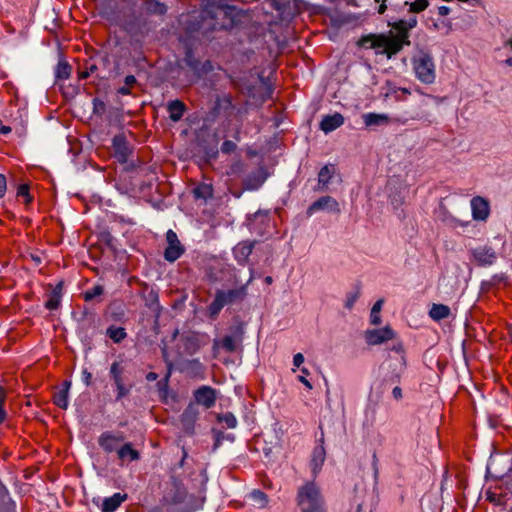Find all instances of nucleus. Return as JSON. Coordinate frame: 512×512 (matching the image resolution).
I'll list each match as a JSON object with an SVG mask.
<instances>
[{
  "mask_svg": "<svg viewBox=\"0 0 512 512\" xmlns=\"http://www.w3.org/2000/svg\"><path fill=\"white\" fill-rule=\"evenodd\" d=\"M186 498L187 490L183 483L179 479L171 477L170 486L164 494V501L170 505H178L184 503Z\"/></svg>",
  "mask_w": 512,
  "mask_h": 512,
  "instance_id": "nucleus-6",
  "label": "nucleus"
},
{
  "mask_svg": "<svg viewBox=\"0 0 512 512\" xmlns=\"http://www.w3.org/2000/svg\"><path fill=\"white\" fill-rule=\"evenodd\" d=\"M247 113H248V108L246 106L240 107V108H237L235 106L233 115H235V117L238 119V121L241 122Z\"/></svg>",
  "mask_w": 512,
  "mask_h": 512,
  "instance_id": "nucleus-47",
  "label": "nucleus"
},
{
  "mask_svg": "<svg viewBox=\"0 0 512 512\" xmlns=\"http://www.w3.org/2000/svg\"><path fill=\"white\" fill-rule=\"evenodd\" d=\"M304 362V356L302 353H297L293 357V365L299 368Z\"/></svg>",
  "mask_w": 512,
  "mask_h": 512,
  "instance_id": "nucleus-49",
  "label": "nucleus"
},
{
  "mask_svg": "<svg viewBox=\"0 0 512 512\" xmlns=\"http://www.w3.org/2000/svg\"><path fill=\"white\" fill-rule=\"evenodd\" d=\"M103 291L104 289L101 285H96L84 292V300L92 301L95 297L102 295Z\"/></svg>",
  "mask_w": 512,
  "mask_h": 512,
  "instance_id": "nucleus-39",
  "label": "nucleus"
},
{
  "mask_svg": "<svg viewBox=\"0 0 512 512\" xmlns=\"http://www.w3.org/2000/svg\"><path fill=\"white\" fill-rule=\"evenodd\" d=\"M298 380L303 383L309 390L312 389V384L306 379V376H298Z\"/></svg>",
  "mask_w": 512,
  "mask_h": 512,
  "instance_id": "nucleus-54",
  "label": "nucleus"
},
{
  "mask_svg": "<svg viewBox=\"0 0 512 512\" xmlns=\"http://www.w3.org/2000/svg\"><path fill=\"white\" fill-rule=\"evenodd\" d=\"M167 247L164 251V258L168 262H174L185 252L184 246L180 243L177 234L173 230L166 233Z\"/></svg>",
  "mask_w": 512,
  "mask_h": 512,
  "instance_id": "nucleus-7",
  "label": "nucleus"
},
{
  "mask_svg": "<svg viewBox=\"0 0 512 512\" xmlns=\"http://www.w3.org/2000/svg\"><path fill=\"white\" fill-rule=\"evenodd\" d=\"M251 498L260 506H264L267 502V496L261 490H253L250 494Z\"/></svg>",
  "mask_w": 512,
  "mask_h": 512,
  "instance_id": "nucleus-41",
  "label": "nucleus"
},
{
  "mask_svg": "<svg viewBox=\"0 0 512 512\" xmlns=\"http://www.w3.org/2000/svg\"><path fill=\"white\" fill-rule=\"evenodd\" d=\"M246 296L247 288L245 285L229 290H217L213 301L207 308L208 315L215 319L225 306L240 303Z\"/></svg>",
  "mask_w": 512,
  "mask_h": 512,
  "instance_id": "nucleus-3",
  "label": "nucleus"
},
{
  "mask_svg": "<svg viewBox=\"0 0 512 512\" xmlns=\"http://www.w3.org/2000/svg\"><path fill=\"white\" fill-rule=\"evenodd\" d=\"M429 315L433 320L440 321L449 317L450 308L444 304H433Z\"/></svg>",
  "mask_w": 512,
  "mask_h": 512,
  "instance_id": "nucleus-30",
  "label": "nucleus"
},
{
  "mask_svg": "<svg viewBox=\"0 0 512 512\" xmlns=\"http://www.w3.org/2000/svg\"><path fill=\"white\" fill-rule=\"evenodd\" d=\"M392 395L396 400L402 399V389L399 386L394 387L392 390Z\"/></svg>",
  "mask_w": 512,
  "mask_h": 512,
  "instance_id": "nucleus-53",
  "label": "nucleus"
},
{
  "mask_svg": "<svg viewBox=\"0 0 512 512\" xmlns=\"http://www.w3.org/2000/svg\"><path fill=\"white\" fill-rule=\"evenodd\" d=\"M264 180L265 179L261 177L260 173L251 174L245 181L246 188L249 190H256L262 185Z\"/></svg>",
  "mask_w": 512,
  "mask_h": 512,
  "instance_id": "nucleus-35",
  "label": "nucleus"
},
{
  "mask_svg": "<svg viewBox=\"0 0 512 512\" xmlns=\"http://www.w3.org/2000/svg\"><path fill=\"white\" fill-rule=\"evenodd\" d=\"M167 111L169 113L170 120L178 122L186 111V105L181 100L176 99L167 104Z\"/></svg>",
  "mask_w": 512,
  "mask_h": 512,
  "instance_id": "nucleus-28",
  "label": "nucleus"
},
{
  "mask_svg": "<svg viewBox=\"0 0 512 512\" xmlns=\"http://www.w3.org/2000/svg\"><path fill=\"white\" fill-rule=\"evenodd\" d=\"M195 400L205 408H211L216 402V391L210 386H201L194 392Z\"/></svg>",
  "mask_w": 512,
  "mask_h": 512,
  "instance_id": "nucleus-14",
  "label": "nucleus"
},
{
  "mask_svg": "<svg viewBox=\"0 0 512 512\" xmlns=\"http://www.w3.org/2000/svg\"><path fill=\"white\" fill-rule=\"evenodd\" d=\"M184 62L197 78H201L213 70L212 63L209 60L200 61L194 56L190 48L186 51Z\"/></svg>",
  "mask_w": 512,
  "mask_h": 512,
  "instance_id": "nucleus-8",
  "label": "nucleus"
},
{
  "mask_svg": "<svg viewBox=\"0 0 512 512\" xmlns=\"http://www.w3.org/2000/svg\"><path fill=\"white\" fill-rule=\"evenodd\" d=\"M296 502L300 512H328V507L320 486L307 481L297 490Z\"/></svg>",
  "mask_w": 512,
  "mask_h": 512,
  "instance_id": "nucleus-2",
  "label": "nucleus"
},
{
  "mask_svg": "<svg viewBox=\"0 0 512 512\" xmlns=\"http://www.w3.org/2000/svg\"><path fill=\"white\" fill-rule=\"evenodd\" d=\"M71 387L70 381H64L62 383V388L54 393L53 395V402L55 405L62 409H67L69 405L68 396H69V390Z\"/></svg>",
  "mask_w": 512,
  "mask_h": 512,
  "instance_id": "nucleus-26",
  "label": "nucleus"
},
{
  "mask_svg": "<svg viewBox=\"0 0 512 512\" xmlns=\"http://www.w3.org/2000/svg\"><path fill=\"white\" fill-rule=\"evenodd\" d=\"M378 459H377V456L376 454L373 455V461H372V466H373V470H374V476L375 478L377 477L378 475Z\"/></svg>",
  "mask_w": 512,
  "mask_h": 512,
  "instance_id": "nucleus-55",
  "label": "nucleus"
},
{
  "mask_svg": "<svg viewBox=\"0 0 512 512\" xmlns=\"http://www.w3.org/2000/svg\"><path fill=\"white\" fill-rule=\"evenodd\" d=\"M392 350L396 351L397 353H402L403 352V347L401 344H397V345H394Z\"/></svg>",
  "mask_w": 512,
  "mask_h": 512,
  "instance_id": "nucleus-63",
  "label": "nucleus"
},
{
  "mask_svg": "<svg viewBox=\"0 0 512 512\" xmlns=\"http://www.w3.org/2000/svg\"><path fill=\"white\" fill-rule=\"evenodd\" d=\"M361 295V289L359 286L355 287V289L353 291H350L347 293L346 295V300H345V308H347L348 310H351L353 307H354V304L356 303V301L359 299Z\"/></svg>",
  "mask_w": 512,
  "mask_h": 512,
  "instance_id": "nucleus-36",
  "label": "nucleus"
},
{
  "mask_svg": "<svg viewBox=\"0 0 512 512\" xmlns=\"http://www.w3.org/2000/svg\"><path fill=\"white\" fill-rule=\"evenodd\" d=\"M137 82L135 76L133 75H127L124 79V83L126 86H128L129 88L132 87L133 85H135Z\"/></svg>",
  "mask_w": 512,
  "mask_h": 512,
  "instance_id": "nucleus-52",
  "label": "nucleus"
},
{
  "mask_svg": "<svg viewBox=\"0 0 512 512\" xmlns=\"http://www.w3.org/2000/svg\"><path fill=\"white\" fill-rule=\"evenodd\" d=\"M93 105H94V113L103 114L105 112L106 106L103 101L94 99Z\"/></svg>",
  "mask_w": 512,
  "mask_h": 512,
  "instance_id": "nucleus-46",
  "label": "nucleus"
},
{
  "mask_svg": "<svg viewBox=\"0 0 512 512\" xmlns=\"http://www.w3.org/2000/svg\"><path fill=\"white\" fill-rule=\"evenodd\" d=\"M213 432L215 437L213 449L216 450L220 447L222 441L225 439V434L224 432L218 430H214Z\"/></svg>",
  "mask_w": 512,
  "mask_h": 512,
  "instance_id": "nucleus-45",
  "label": "nucleus"
},
{
  "mask_svg": "<svg viewBox=\"0 0 512 512\" xmlns=\"http://www.w3.org/2000/svg\"><path fill=\"white\" fill-rule=\"evenodd\" d=\"M383 304L384 299H379L374 303L370 313V322L372 325H379L381 323L380 312Z\"/></svg>",
  "mask_w": 512,
  "mask_h": 512,
  "instance_id": "nucleus-34",
  "label": "nucleus"
},
{
  "mask_svg": "<svg viewBox=\"0 0 512 512\" xmlns=\"http://www.w3.org/2000/svg\"><path fill=\"white\" fill-rule=\"evenodd\" d=\"M61 297L57 293H50L48 300L45 302V307L49 310H55L60 305Z\"/></svg>",
  "mask_w": 512,
  "mask_h": 512,
  "instance_id": "nucleus-40",
  "label": "nucleus"
},
{
  "mask_svg": "<svg viewBox=\"0 0 512 512\" xmlns=\"http://www.w3.org/2000/svg\"><path fill=\"white\" fill-rule=\"evenodd\" d=\"M3 401H4V391L0 387V422H2L4 420V418H5V412H4L3 408H2Z\"/></svg>",
  "mask_w": 512,
  "mask_h": 512,
  "instance_id": "nucleus-51",
  "label": "nucleus"
},
{
  "mask_svg": "<svg viewBox=\"0 0 512 512\" xmlns=\"http://www.w3.org/2000/svg\"><path fill=\"white\" fill-rule=\"evenodd\" d=\"M17 195L21 197H25L26 203H30L32 201V198L29 194V186L27 184H21L18 187Z\"/></svg>",
  "mask_w": 512,
  "mask_h": 512,
  "instance_id": "nucleus-44",
  "label": "nucleus"
},
{
  "mask_svg": "<svg viewBox=\"0 0 512 512\" xmlns=\"http://www.w3.org/2000/svg\"><path fill=\"white\" fill-rule=\"evenodd\" d=\"M344 123V117L340 113H334L332 115H326L322 118L320 122V129L325 133H330Z\"/></svg>",
  "mask_w": 512,
  "mask_h": 512,
  "instance_id": "nucleus-18",
  "label": "nucleus"
},
{
  "mask_svg": "<svg viewBox=\"0 0 512 512\" xmlns=\"http://www.w3.org/2000/svg\"><path fill=\"white\" fill-rule=\"evenodd\" d=\"M157 378H158V374H157V373H155V372H149V373L146 375V379H147V381H149V382H153V381L157 380Z\"/></svg>",
  "mask_w": 512,
  "mask_h": 512,
  "instance_id": "nucleus-59",
  "label": "nucleus"
},
{
  "mask_svg": "<svg viewBox=\"0 0 512 512\" xmlns=\"http://www.w3.org/2000/svg\"><path fill=\"white\" fill-rule=\"evenodd\" d=\"M416 25V17L399 20L392 25L393 30L388 33L363 35L357 41V46L363 49H373L376 55H385L390 59L399 53L405 45H410L409 31Z\"/></svg>",
  "mask_w": 512,
  "mask_h": 512,
  "instance_id": "nucleus-1",
  "label": "nucleus"
},
{
  "mask_svg": "<svg viewBox=\"0 0 512 512\" xmlns=\"http://www.w3.org/2000/svg\"><path fill=\"white\" fill-rule=\"evenodd\" d=\"M427 6V0H415L414 2L410 3V11L418 13L425 10Z\"/></svg>",
  "mask_w": 512,
  "mask_h": 512,
  "instance_id": "nucleus-42",
  "label": "nucleus"
},
{
  "mask_svg": "<svg viewBox=\"0 0 512 512\" xmlns=\"http://www.w3.org/2000/svg\"><path fill=\"white\" fill-rule=\"evenodd\" d=\"M244 335V328L242 325H237L232 328L231 334L223 337L222 340L213 341V350L215 352L221 347L226 352L233 353L237 350L238 346L242 343Z\"/></svg>",
  "mask_w": 512,
  "mask_h": 512,
  "instance_id": "nucleus-5",
  "label": "nucleus"
},
{
  "mask_svg": "<svg viewBox=\"0 0 512 512\" xmlns=\"http://www.w3.org/2000/svg\"><path fill=\"white\" fill-rule=\"evenodd\" d=\"M398 91H400L401 93H403L405 95H409L410 94V91L407 88H398V89H395L393 92L397 93Z\"/></svg>",
  "mask_w": 512,
  "mask_h": 512,
  "instance_id": "nucleus-62",
  "label": "nucleus"
},
{
  "mask_svg": "<svg viewBox=\"0 0 512 512\" xmlns=\"http://www.w3.org/2000/svg\"><path fill=\"white\" fill-rule=\"evenodd\" d=\"M394 337L395 332L389 326H385L381 329L367 330L365 332V340L369 345H379L394 339Z\"/></svg>",
  "mask_w": 512,
  "mask_h": 512,
  "instance_id": "nucleus-11",
  "label": "nucleus"
},
{
  "mask_svg": "<svg viewBox=\"0 0 512 512\" xmlns=\"http://www.w3.org/2000/svg\"><path fill=\"white\" fill-rule=\"evenodd\" d=\"M428 114L426 113H418L415 117H413V119H416V120H427L428 119Z\"/></svg>",
  "mask_w": 512,
  "mask_h": 512,
  "instance_id": "nucleus-60",
  "label": "nucleus"
},
{
  "mask_svg": "<svg viewBox=\"0 0 512 512\" xmlns=\"http://www.w3.org/2000/svg\"><path fill=\"white\" fill-rule=\"evenodd\" d=\"M197 414V410L193 405H189L181 414L180 421L187 433H193Z\"/></svg>",
  "mask_w": 512,
  "mask_h": 512,
  "instance_id": "nucleus-24",
  "label": "nucleus"
},
{
  "mask_svg": "<svg viewBox=\"0 0 512 512\" xmlns=\"http://www.w3.org/2000/svg\"><path fill=\"white\" fill-rule=\"evenodd\" d=\"M237 148V145L235 142L231 140H225L221 145V152L224 154H230L234 152Z\"/></svg>",
  "mask_w": 512,
  "mask_h": 512,
  "instance_id": "nucleus-43",
  "label": "nucleus"
},
{
  "mask_svg": "<svg viewBox=\"0 0 512 512\" xmlns=\"http://www.w3.org/2000/svg\"><path fill=\"white\" fill-rule=\"evenodd\" d=\"M117 92L121 95H129L131 92H130V88L126 85H124L123 87H120Z\"/></svg>",
  "mask_w": 512,
  "mask_h": 512,
  "instance_id": "nucleus-57",
  "label": "nucleus"
},
{
  "mask_svg": "<svg viewBox=\"0 0 512 512\" xmlns=\"http://www.w3.org/2000/svg\"><path fill=\"white\" fill-rule=\"evenodd\" d=\"M449 12H450V8H449V7H447V6H440V7L438 8V13H439V15H441V16H446V15H448V14H449Z\"/></svg>",
  "mask_w": 512,
  "mask_h": 512,
  "instance_id": "nucleus-56",
  "label": "nucleus"
},
{
  "mask_svg": "<svg viewBox=\"0 0 512 512\" xmlns=\"http://www.w3.org/2000/svg\"><path fill=\"white\" fill-rule=\"evenodd\" d=\"M91 379H92V374L88 371V370H83L82 372V380L83 382L85 383L86 386H89L91 385Z\"/></svg>",
  "mask_w": 512,
  "mask_h": 512,
  "instance_id": "nucleus-50",
  "label": "nucleus"
},
{
  "mask_svg": "<svg viewBox=\"0 0 512 512\" xmlns=\"http://www.w3.org/2000/svg\"><path fill=\"white\" fill-rule=\"evenodd\" d=\"M62 289H63V285L62 283H58L55 288L52 290L51 293H57L59 297L62 296Z\"/></svg>",
  "mask_w": 512,
  "mask_h": 512,
  "instance_id": "nucleus-58",
  "label": "nucleus"
},
{
  "mask_svg": "<svg viewBox=\"0 0 512 512\" xmlns=\"http://www.w3.org/2000/svg\"><path fill=\"white\" fill-rule=\"evenodd\" d=\"M362 118L367 127L386 126L391 122L387 114L366 113Z\"/></svg>",
  "mask_w": 512,
  "mask_h": 512,
  "instance_id": "nucleus-25",
  "label": "nucleus"
},
{
  "mask_svg": "<svg viewBox=\"0 0 512 512\" xmlns=\"http://www.w3.org/2000/svg\"><path fill=\"white\" fill-rule=\"evenodd\" d=\"M318 211H327L330 213L339 214L341 210L340 205L335 198L331 196H322L307 208L306 214L308 217H310Z\"/></svg>",
  "mask_w": 512,
  "mask_h": 512,
  "instance_id": "nucleus-9",
  "label": "nucleus"
},
{
  "mask_svg": "<svg viewBox=\"0 0 512 512\" xmlns=\"http://www.w3.org/2000/svg\"><path fill=\"white\" fill-rule=\"evenodd\" d=\"M472 254L480 265H491L496 260V253L491 247H478L472 251Z\"/></svg>",
  "mask_w": 512,
  "mask_h": 512,
  "instance_id": "nucleus-17",
  "label": "nucleus"
},
{
  "mask_svg": "<svg viewBox=\"0 0 512 512\" xmlns=\"http://www.w3.org/2000/svg\"><path fill=\"white\" fill-rule=\"evenodd\" d=\"M7 190V181L3 174H0V198L4 197Z\"/></svg>",
  "mask_w": 512,
  "mask_h": 512,
  "instance_id": "nucleus-48",
  "label": "nucleus"
},
{
  "mask_svg": "<svg viewBox=\"0 0 512 512\" xmlns=\"http://www.w3.org/2000/svg\"><path fill=\"white\" fill-rule=\"evenodd\" d=\"M124 368L119 362H113L110 366V375L114 381L117 390L116 400H120L130 393V389L125 386L123 378Z\"/></svg>",
  "mask_w": 512,
  "mask_h": 512,
  "instance_id": "nucleus-10",
  "label": "nucleus"
},
{
  "mask_svg": "<svg viewBox=\"0 0 512 512\" xmlns=\"http://www.w3.org/2000/svg\"><path fill=\"white\" fill-rule=\"evenodd\" d=\"M326 458V451L324 446L319 445L313 449L312 458L310 461L311 471L314 477L320 472Z\"/></svg>",
  "mask_w": 512,
  "mask_h": 512,
  "instance_id": "nucleus-21",
  "label": "nucleus"
},
{
  "mask_svg": "<svg viewBox=\"0 0 512 512\" xmlns=\"http://www.w3.org/2000/svg\"><path fill=\"white\" fill-rule=\"evenodd\" d=\"M335 173V166L333 164H327L323 166L318 173V185L315 191L323 192L327 189L330 180Z\"/></svg>",
  "mask_w": 512,
  "mask_h": 512,
  "instance_id": "nucleus-22",
  "label": "nucleus"
},
{
  "mask_svg": "<svg viewBox=\"0 0 512 512\" xmlns=\"http://www.w3.org/2000/svg\"><path fill=\"white\" fill-rule=\"evenodd\" d=\"M70 74L71 66L66 61H60L55 68V77L59 80H66Z\"/></svg>",
  "mask_w": 512,
  "mask_h": 512,
  "instance_id": "nucleus-33",
  "label": "nucleus"
},
{
  "mask_svg": "<svg viewBox=\"0 0 512 512\" xmlns=\"http://www.w3.org/2000/svg\"><path fill=\"white\" fill-rule=\"evenodd\" d=\"M214 110L218 114H222L226 117H231L235 110V105L233 104L232 97L229 95L219 96L215 101Z\"/></svg>",
  "mask_w": 512,
  "mask_h": 512,
  "instance_id": "nucleus-19",
  "label": "nucleus"
},
{
  "mask_svg": "<svg viewBox=\"0 0 512 512\" xmlns=\"http://www.w3.org/2000/svg\"><path fill=\"white\" fill-rule=\"evenodd\" d=\"M185 369L193 376H201L204 374V366L198 359L188 360L185 363Z\"/></svg>",
  "mask_w": 512,
  "mask_h": 512,
  "instance_id": "nucleus-32",
  "label": "nucleus"
},
{
  "mask_svg": "<svg viewBox=\"0 0 512 512\" xmlns=\"http://www.w3.org/2000/svg\"><path fill=\"white\" fill-rule=\"evenodd\" d=\"M219 422H222L226 425L227 428L233 429L237 426V419L231 412H226L223 414L218 415L217 417Z\"/></svg>",
  "mask_w": 512,
  "mask_h": 512,
  "instance_id": "nucleus-37",
  "label": "nucleus"
},
{
  "mask_svg": "<svg viewBox=\"0 0 512 512\" xmlns=\"http://www.w3.org/2000/svg\"><path fill=\"white\" fill-rule=\"evenodd\" d=\"M120 460L136 461L140 458L139 452L132 447L131 443H125L117 450Z\"/></svg>",
  "mask_w": 512,
  "mask_h": 512,
  "instance_id": "nucleus-29",
  "label": "nucleus"
},
{
  "mask_svg": "<svg viewBox=\"0 0 512 512\" xmlns=\"http://www.w3.org/2000/svg\"><path fill=\"white\" fill-rule=\"evenodd\" d=\"M471 208L475 220H485L489 215L488 203L480 196L474 197L471 200Z\"/></svg>",
  "mask_w": 512,
  "mask_h": 512,
  "instance_id": "nucleus-16",
  "label": "nucleus"
},
{
  "mask_svg": "<svg viewBox=\"0 0 512 512\" xmlns=\"http://www.w3.org/2000/svg\"><path fill=\"white\" fill-rule=\"evenodd\" d=\"M106 335L114 342V343H121L126 337L127 333L125 328L123 327H116L114 325H111L106 330Z\"/></svg>",
  "mask_w": 512,
  "mask_h": 512,
  "instance_id": "nucleus-31",
  "label": "nucleus"
},
{
  "mask_svg": "<svg viewBox=\"0 0 512 512\" xmlns=\"http://www.w3.org/2000/svg\"><path fill=\"white\" fill-rule=\"evenodd\" d=\"M112 147L118 162L126 163L131 154V148L125 137L123 135H116L112 140Z\"/></svg>",
  "mask_w": 512,
  "mask_h": 512,
  "instance_id": "nucleus-12",
  "label": "nucleus"
},
{
  "mask_svg": "<svg viewBox=\"0 0 512 512\" xmlns=\"http://www.w3.org/2000/svg\"><path fill=\"white\" fill-rule=\"evenodd\" d=\"M272 92L273 89L263 78H260V81L256 86L247 89L249 98L259 102H264L269 99Z\"/></svg>",
  "mask_w": 512,
  "mask_h": 512,
  "instance_id": "nucleus-13",
  "label": "nucleus"
},
{
  "mask_svg": "<svg viewBox=\"0 0 512 512\" xmlns=\"http://www.w3.org/2000/svg\"><path fill=\"white\" fill-rule=\"evenodd\" d=\"M127 499L126 494L115 493L111 497L105 498L102 503V512H114Z\"/></svg>",
  "mask_w": 512,
  "mask_h": 512,
  "instance_id": "nucleus-27",
  "label": "nucleus"
},
{
  "mask_svg": "<svg viewBox=\"0 0 512 512\" xmlns=\"http://www.w3.org/2000/svg\"><path fill=\"white\" fill-rule=\"evenodd\" d=\"M253 248L254 242L243 241L238 243L233 249V253L237 262L241 265L245 264L251 255Z\"/></svg>",
  "mask_w": 512,
  "mask_h": 512,
  "instance_id": "nucleus-20",
  "label": "nucleus"
},
{
  "mask_svg": "<svg viewBox=\"0 0 512 512\" xmlns=\"http://www.w3.org/2000/svg\"><path fill=\"white\" fill-rule=\"evenodd\" d=\"M197 199H207L212 196V188L209 185H200L193 190Z\"/></svg>",
  "mask_w": 512,
  "mask_h": 512,
  "instance_id": "nucleus-38",
  "label": "nucleus"
},
{
  "mask_svg": "<svg viewBox=\"0 0 512 512\" xmlns=\"http://www.w3.org/2000/svg\"><path fill=\"white\" fill-rule=\"evenodd\" d=\"M143 14L147 16H163L167 12V6L159 0H145L142 6Z\"/></svg>",
  "mask_w": 512,
  "mask_h": 512,
  "instance_id": "nucleus-23",
  "label": "nucleus"
},
{
  "mask_svg": "<svg viewBox=\"0 0 512 512\" xmlns=\"http://www.w3.org/2000/svg\"><path fill=\"white\" fill-rule=\"evenodd\" d=\"M130 7H135L138 3V0H124Z\"/></svg>",
  "mask_w": 512,
  "mask_h": 512,
  "instance_id": "nucleus-64",
  "label": "nucleus"
},
{
  "mask_svg": "<svg viewBox=\"0 0 512 512\" xmlns=\"http://www.w3.org/2000/svg\"><path fill=\"white\" fill-rule=\"evenodd\" d=\"M416 77L422 83L432 84L435 81V64L430 52L420 49L412 58Z\"/></svg>",
  "mask_w": 512,
  "mask_h": 512,
  "instance_id": "nucleus-4",
  "label": "nucleus"
},
{
  "mask_svg": "<svg viewBox=\"0 0 512 512\" xmlns=\"http://www.w3.org/2000/svg\"><path fill=\"white\" fill-rule=\"evenodd\" d=\"M124 440L122 435L112 434L110 432L102 433L98 443L100 447L107 453H111L117 449V445Z\"/></svg>",
  "mask_w": 512,
  "mask_h": 512,
  "instance_id": "nucleus-15",
  "label": "nucleus"
},
{
  "mask_svg": "<svg viewBox=\"0 0 512 512\" xmlns=\"http://www.w3.org/2000/svg\"><path fill=\"white\" fill-rule=\"evenodd\" d=\"M149 298L151 299V301H152V302L157 303V301H158L157 294H156V293H154L153 291H151V292L149 293Z\"/></svg>",
  "mask_w": 512,
  "mask_h": 512,
  "instance_id": "nucleus-61",
  "label": "nucleus"
}]
</instances>
